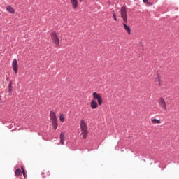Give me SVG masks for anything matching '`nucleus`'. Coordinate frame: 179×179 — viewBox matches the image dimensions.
<instances>
[{
  "instance_id": "nucleus-13",
  "label": "nucleus",
  "mask_w": 179,
  "mask_h": 179,
  "mask_svg": "<svg viewBox=\"0 0 179 179\" xmlns=\"http://www.w3.org/2000/svg\"><path fill=\"white\" fill-rule=\"evenodd\" d=\"M64 132L60 134V142L61 145H65V139L64 138Z\"/></svg>"
},
{
  "instance_id": "nucleus-11",
  "label": "nucleus",
  "mask_w": 179,
  "mask_h": 179,
  "mask_svg": "<svg viewBox=\"0 0 179 179\" xmlns=\"http://www.w3.org/2000/svg\"><path fill=\"white\" fill-rule=\"evenodd\" d=\"M123 26L124 27V30H126V31H127L129 35H131V27H129V26L127 25V24L123 23Z\"/></svg>"
},
{
  "instance_id": "nucleus-16",
  "label": "nucleus",
  "mask_w": 179,
  "mask_h": 179,
  "mask_svg": "<svg viewBox=\"0 0 179 179\" xmlns=\"http://www.w3.org/2000/svg\"><path fill=\"white\" fill-rule=\"evenodd\" d=\"M59 120L61 122H65V116L64 115V114L60 115Z\"/></svg>"
},
{
  "instance_id": "nucleus-2",
  "label": "nucleus",
  "mask_w": 179,
  "mask_h": 179,
  "mask_svg": "<svg viewBox=\"0 0 179 179\" xmlns=\"http://www.w3.org/2000/svg\"><path fill=\"white\" fill-rule=\"evenodd\" d=\"M121 17L124 23H128V15H127V8L122 7L120 10Z\"/></svg>"
},
{
  "instance_id": "nucleus-9",
  "label": "nucleus",
  "mask_w": 179,
  "mask_h": 179,
  "mask_svg": "<svg viewBox=\"0 0 179 179\" xmlns=\"http://www.w3.org/2000/svg\"><path fill=\"white\" fill-rule=\"evenodd\" d=\"M71 2L73 9H78V5L79 3L78 0H71Z\"/></svg>"
},
{
  "instance_id": "nucleus-20",
  "label": "nucleus",
  "mask_w": 179,
  "mask_h": 179,
  "mask_svg": "<svg viewBox=\"0 0 179 179\" xmlns=\"http://www.w3.org/2000/svg\"><path fill=\"white\" fill-rule=\"evenodd\" d=\"M145 3H147V5H148V6H152V5H153V3H150V2H148V1H147V2H146Z\"/></svg>"
},
{
  "instance_id": "nucleus-8",
  "label": "nucleus",
  "mask_w": 179,
  "mask_h": 179,
  "mask_svg": "<svg viewBox=\"0 0 179 179\" xmlns=\"http://www.w3.org/2000/svg\"><path fill=\"white\" fill-rule=\"evenodd\" d=\"M90 104H91V108H92V110H96V108L99 107V103H97V101H96L95 100H92Z\"/></svg>"
},
{
  "instance_id": "nucleus-19",
  "label": "nucleus",
  "mask_w": 179,
  "mask_h": 179,
  "mask_svg": "<svg viewBox=\"0 0 179 179\" xmlns=\"http://www.w3.org/2000/svg\"><path fill=\"white\" fill-rule=\"evenodd\" d=\"M113 19H114V20H115V22H117V20H118L117 19V16L115 15V13H113Z\"/></svg>"
},
{
  "instance_id": "nucleus-21",
  "label": "nucleus",
  "mask_w": 179,
  "mask_h": 179,
  "mask_svg": "<svg viewBox=\"0 0 179 179\" xmlns=\"http://www.w3.org/2000/svg\"><path fill=\"white\" fill-rule=\"evenodd\" d=\"M9 89H12V83H10L8 85Z\"/></svg>"
},
{
  "instance_id": "nucleus-6",
  "label": "nucleus",
  "mask_w": 179,
  "mask_h": 179,
  "mask_svg": "<svg viewBox=\"0 0 179 179\" xmlns=\"http://www.w3.org/2000/svg\"><path fill=\"white\" fill-rule=\"evenodd\" d=\"M12 68L15 72V73H17V69L19 68V66L17 65V60L16 59H14L12 62Z\"/></svg>"
},
{
  "instance_id": "nucleus-10",
  "label": "nucleus",
  "mask_w": 179,
  "mask_h": 179,
  "mask_svg": "<svg viewBox=\"0 0 179 179\" xmlns=\"http://www.w3.org/2000/svg\"><path fill=\"white\" fill-rule=\"evenodd\" d=\"M6 10L9 12V13H11V15H15V8H13L12 6H8L6 7Z\"/></svg>"
},
{
  "instance_id": "nucleus-1",
  "label": "nucleus",
  "mask_w": 179,
  "mask_h": 179,
  "mask_svg": "<svg viewBox=\"0 0 179 179\" xmlns=\"http://www.w3.org/2000/svg\"><path fill=\"white\" fill-rule=\"evenodd\" d=\"M80 130H81V135L84 139L87 138V135H89V131L87 130V124L85 120L82 119L80 120Z\"/></svg>"
},
{
  "instance_id": "nucleus-7",
  "label": "nucleus",
  "mask_w": 179,
  "mask_h": 179,
  "mask_svg": "<svg viewBox=\"0 0 179 179\" xmlns=\"http://www.w3.org/2000/svg\"><path fill=\"white\" fill-rule=\"evenodd\" d=\"M50 120H52V122H57V115L55 114V112L50 111Z\"/></svg>"
},
{
  "instance_id": "nucleus-23",
  "label": "nucleus",
  "mask_w": 179,
  "mask_h": 179,
  "mask_svg": "<svg viewBox=\"0 0 179 179\" xmlns=\"http://www.w3.org/2000/svg\"><path fill=\"white\" fill-rule=\"evenodd\" d=\"M158 82H159V85L160 86L161 84H160V80H158Z\"/></svg>"
},
{
  "instance_id": "nucleus-5",
  "label": "nucleus",
  "mask_w": 179,
  "mask_h": 179,
  "mask_svg": "<svg viewBox=\"0 0 179 179\" xmlns=\"http://www.w3.org/2000/svg\"><path fill=\"white\" fill-rule=\"evenodd\" d=\"M159 106L164 110V111H167V104H166V101L164 99L160 98L159 100Z\"/></svg>"
},
{
  "instance_id": "nucleus-22",
  "label": "nucleus",
  "mask_w": 179,
  "mask_h": 179,
  "mask_svg": "<svg viewBox=\"0 0 179 179\" xmlns=\"http://www.w3.org/2000/svg\"><path fill=\"white\" fill-rule=\"evenodd\" d=\"M143 2L144 3H146V2H148V0H143Z\"/></svg>"
},
{
  "instance_id": "nucleus-24",
  "label": "nucleus",
  "mask_w": 179,
  "mask_h": 179,
  "mask_svg": "<svg viewBox=\"0 0 179 179\" xmlns=\"http://www.w3.org/2000/svg\"><path fill=\"white\" fill-rule=\"evenodd\" d=\"M12 90V88H9V92H10Z\"/></svg>"
},
{
  "instance_id": "nucleus-25",
  "label": "nucleus",
  "mask_w": 179,
  "mask_h": 179,
  "mask_svg": "<svg viewBox=\"0 0 179 179\" xmlns=\"http://www.w3.org/2000/svg\"><path fill=\"white\" fill-rule=\"evenodd\" d=\"M80 1H82V0H80Z\"/></svg>"
},
{
  "instance_id": "nucleus-12",
  "label": "nucleus",
  "mask_w": 179,
  "mask_h": 179,
  "mask_svg": "<svg viewBox=\"0 0 179 179\" xmlns=\"http://www.w3.org/2000/svg\"><path fill=\"white\" fill-rule=\"evenodd\" d=\"M42 176H43V178H46V177H50V176H51V173H50V171H44L42 173Z\"/></svg>"
},
{
  "instance_id": "nucleus-3",
  "label": "nucleus",
  "mask_w": 179,
  "mask_h": 179,
  "mask_svg": "<svg viewBox=\"0 0 179 179\" xmlns=\"http://www.w3.org/2000/svg\"><path fill=\"white\" fill-rule=\"evenodd\" d=\"M51 38L55 45L58 47V45H59V38L58 37V35H57V32L51 33Z\"/></svg>"
},
{
  "instance_id": "nucleus-14",
  "label": "nucleus",
  "mask_w": 179,
  "mask_h": 179,
  "mask_svg": "<svg viewBox=\"0 0 179 179\" xmlns=\"http://www.w3.org/2000/svg\"><path fill=\"white\" fill-rule=\"evenodd\" d=\"M151 122L152 124H161L162 121H160V120L153 119V120H151Z\"/></svg>"
},
{
  "instance_id": "nucleus-18",
  "label": "nucleus",
  "mask_w": 179,
  "mask_h": 179,
  "mask_svg": "<svg viewBox=\"0 0 179 179\" xmlns=\"http://www.w3.org/2000/svg\"><path fill=\"white\" fill-rule=\"evenodd\" d=\"M21 169L24 178H26L27 176H26V171H24V168L23 166H21Z\"/></svg>"
},
{
  "instance_id": "nucleus-4",
  "label": "nucleus",
  "mask_w": 179,
  "mask_h": 179,
  "mask_svg": "<svg viewBox=\"0 0 179 179\" xmlns=\"http://www.w3.org/2000/svg\"><path fill=\"white\" fill-rule=\"evenodd\" d=\"M93 100H97L99 106H101L103 104V98H101V95H100L99 93L97 92H93Z\"/></svg>"
},
{
  "instance_id": "nucleus-17",
  "label": "nucleus",
  "mask_w": 179,
  "mask_h": 179,
  "mask_svg": "<svg viewBox=\"0 0 179 179\" xmlns=\"http://www.w3.org/2000/svg\"><path fill=\"white\" fill-rule=\"evenodd\" d=\"M52 127L55 131L57 128H58V122H52Z\"/></svg>"
},
{
  "instance_id": "nucleus-15",
  "label": "nucleus",
  "mask_w": 179,
  "mask_h": 179,
  "mask_svg": "<svg viewBox=\"0 0 179 179\" xmlns=\"http://www.w3.org/2000/svg\"><path fill=\"white\" fill-rule=\"evenodd\" d=\"M15 174L17 176H20V174H22V170H20V169H17L15 170Z\"/></svg>"
}]
</instances>
